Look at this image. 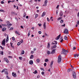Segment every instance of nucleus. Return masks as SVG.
Listing matches in <instances>:
<instances>
[{
  "instance_id": "obj_17",
  "label": "nucleus",
  "mask_w": 79,
  "mask_h": 79,
  "mask_svg": "<svg viewBox=\"0 0 79 79\" xmlns=\"http://www.w3.org/2000/svg\"><path fill=\"white\" fill-rule=\"evenodd\" d=\"M50 43H48V44L47 47H48V48H50Z\"/></svg>"
},
{
  "instance_id": "obj_64",
  "label": "nucleus",
  "mask_w": 79,
  "mask_h": 79,
  "mask_svg": "<svg viewBox=\"0 0 79 79\" xmlns=\"http://www.w3.org/2000/svg\"><path fill=\"white\" fill-rule=\"evenodd\" d=\"M79 16V11L78 12V14H77V16Z\"/></svg>"
},
{
  "instance_id": "obj_16",
  "label": "nucleus",
  "mask_w": 79,
  "mask_h": 79,
  "mask_svg": "<svg viewBox=\"0 0 79 79\" xmlns=\"http://www.w3.org/2000/svg\"><path fill=\"white\" fill-rule=\"evenodd\" d=\"M24 50H22V51L21 53L20 54V55H24Z\"/></svg>"
},
{
  "instance_id": "obj_27",
  "label": "nucleus",
  "mask_w": 79,
  "mask_h": 79,
  "mask_svg": "<svg viewBox=\"0 0 79 79\" xmlns=\"http://www.w3.org/2000/svg\"><path fill=\"white\" fill-rule=\"evenodd\" d=\"M47 53L48 55H50V52L49 51H47Z\"/></svg>"
},
{
  "instance_id": "obj_33",
  "label": "nucleus",
  "mask_w": 79,
  "mask_h": 79,
  "mask_svg": "<svg viewBox=\"0 0 79 79\" xmlns=\"http://www.w3.org/2000/svg\"><path fill=\"white\" fill-rule=\"evenodd\" d=\"M33 57H34V56L32 55H31L30 57L31 59H32Z\"/></svg>"
},
{
  "instance_id": "obj_19",
  "label": "nucleus",
  "mask_w": 79,
  "mask_h": 79,
  "mask_svg": "<svg viewBox=\"0 0 79 79\" xmlns=\"http://www.w3.org/2000/svg\"><path fill=\"white\" fill-rule=\"evenodd\" d=\"M56 45H54L53 46H52V48H56Z\"/></svg>"
},
{
  "instance_id": "obj_30",
  "label": "nucleus",
  "mask_w": 79,
  "mask_h": 79,
  "mask_svg": "<svg viewBox=\"0 0 79 79\" xmlns=\"http://www.w3.org/2000/svg\"><path fill=\"white\" fill-rule=\"evenodd\" d=\"M12 26V24L11 23L7 24V26Z\"/></svg>"
},
{
  "instance_id": "obj_51",
  "label": "nucleus",
  "mask_w": 79,
  "mask_h": 79,
  "mask_svg": "<svg viewBox=\"0 0 79 79\" xmlns=\"http://www.w3.org/2000/svg\"><path fill=\"white\" fill-rule=\"evenodd\" d=\"M33 53H34V52H33V51H31V54H33Z\"/></svg>"
},
{
  "instance_id": "obj_61",
  "label": "nucleus",
  "mask_w": 79,
  "mask_h": 79,
  "mask_svg": "<svg viewBox=\"0 0 79 79\" xmlns=\"http://www.w3.org/2000/svg\"><path fill=\"white\" fill-rule=\"evenodd\" d=\"M52 44H53V45H55V43L53 42H52Z\"/></svg>"
},
{
  "instance_id": "obj_44",
  "label": "nucleus",
  "mask_w": 79,
  "mask_h": 79,
  "mask_svg": "<svg viewBox=\"0 0 79 79\" xmlns=\"http://www.w3.org/2000/svg\"><path fill=\"white\" fill-rule=\"evenodd\" d=\"M0 12H4V10L1 9V10H0Z\"/></svg>"
},
{
  "instance_id": "obj_22",
  "label": "nucleus",
  "mask_w": 79,
  "mask_h": 79,
  "mask_svg": "<svg viewBox=\"0 0 79 79\" xmlns=\"http://www.w3.org/2000/svg\"><path fill=\"white\" fill-rule=\"evenodd\" d=\"M6 30V28H3L2 29V31H5Z\"/></svg>"
},
{
  "instance_id": "obj_31",
  "label": "nucleus",
  "mask_w": 79,
  "mask_h": 79,
  "mask_svg": "<svg viewBox=\"0 0 79 79\" xmlns=\"http://www.w3.org/2000/svg\"><path fill=\"white\" fill-rule=\"evenodd\" d=\"M70 71H71V70H70V69H68L67 70L68 73H69Z\"/></svg>"
},
{
  "instance_id": "obj_6",
  "label": "nucleus",
  "mask_w": 79,
  "mask_h": 79,
  "mask_svg": "<svg viewBox=\"0 0 79 79\" xmlns=\"http://www.w3.org/2000/svg\"><path fill=\"white\" fill-rule=\"evenodd\" d=\"M59 14L60 16H63V11L60 10V11Z\"/></svg>"
},
{
  "instance_id": "obj_4",
  "label": "nucleus",
  "mask_w": 79,
  "mask_h": 79,
  "mask_svg": "<svg viewBox=\"0 0 79 79\" xmlns=\"http://www.w3.org/2000/svg\"><path fill=\"white\" fill-rule=\"evenodd\" d=\"M73 78L75 79L76 77V73L75 72H73Z\"/></svg>"
},
{
  "instance_id": "obj_59",
  "label": "nucleus",
  "mask_w": 79,
  "mask_h": 79,
  "mask_svg": "<svg viewBox=\"0 0 79 79\" xmlns=\"http://www.w3.org/2000/svg\"><path fill=\"white\" fill-rule=\"evenodd\" d=\"M41 74H42L43 75H44V72H42V73H41Z\"/></svg>"
},
{
  "instance_id": "obj_13",
  "label": "nucleus",
  "mask_w": 79,
  "mask_h": 79,
  "mask_svg": "<svg viewBox=\"0 0 79 79\" xmlns=\"http://www.w3.org/2000/svg\"><path fill=\"white\" fill-rule=\"evenodd\" d=\"M46 15V12L45 11L43 13L42 15V17H43V16H44Z\"/></svg>"
},
{
  "instance_id": "obj_20",
  "label": "nucleus",
  "mask_w": 79,
  "mask_h": 79,
  "mask_svg": "<svg viewBox=\"0 0 79 79\" xmlns=\"http://www.w3.org/2000/svg\"><path fill=\"white\" fill-rule=\"evenodd\" d=\"M62 19V17H59L57 19V20L59 21L60 19Z\"/></svg>"
},
{
  "instance_id": "obj_36",
  "label": "nucleus",
  "mask_w": 79,
  "mask_h": 79,
  "mask_svg": "<svg viewBox=\"0 0 79 79\" xmlns=\"http://www.w3.org/2000/svg\"><path fill=\"white\" fill-rule=\"evenodd\" d=\"M22 58H23V57H19V60H22Z\"/></svg>"
},
{
  "instance_id": "obj_62",
  "label": "nucleus",
  "mask_w": 79,
  "mask_h": 79,
  "mask_svg": "<svg viewBox=\"0 0 79 79\" xmlns=\"http://www.w3.org/2000/svg\"><path fill=\"white\" fill-rule=\"evenodd\" d=\"M60 40H62V39H63V37H60Z\"/></svg>"
},
{
  "instance_id": "obj_46",
  "label": "nucleus",
  "mask_w": 79,
  "mask_h": 79,
  "mask_svg": "<svg viewBox=\"0 0 79 79\" xmlns=\"http://www.w3.org/2000/svg\"><path fill=\"white\" fill-rule=\"evenodd\" d=\"M38 33L39 34H42V32L41 31H39Z\"/></svg>"
},
{
  "instance_id": "obj_58",
  "label": "nucleus",
  "mask_w": 79,
  "mask_h": 79,
  "mask_svg": "<svg viewBox=\"0 0 79 79\" xmlns=\"http://www.w3.org/2000/svg\"><path fill=\"white\" fill-rule=\"evenodd\" d=\"M59 6H60V5H58L56 7V8H57V9L58 8V7H59Z\"/></svg>"
},
{
  "instance_id": "obj_21",
  "label": "nucleus",
  "mask_w": 79,
  "mask_h": 79,
  "mask_svg": "<svg viewBox=\"0 0 79 79\" xmlns=\"http://www.w3.org/2000/svg\"><path fill=\"white\" fill-rule=\"evenodd\" d=\"M11 14L12 15H15V12H12Z\"/></svg>"
},
{
  "instance_id": "obj_10",
  "label": "nucleus",
  "mask_w": 79,
  "mask_h": 79,
  "mask_svg": "<svg viewBox=\"0 0 79 79\" xmlns=\"http://www.w3.org/2000/svg\"><path fill=\"white\" fill-rule=\"evenodd\" d=\"M61 36V34H60L57 37V38H56V40H58L59 39H60V36Z\"/></svg>"
},
{
  "instance_id": "obj_2",
  "label": "nucleus",
  "mask_w": 79,
  "mask_h": 79,
  "mask_svg": "<svg viewBox=\"0 0 79 79\" xmlns=\"http://www.w3.org/2000/svg\"><path fill=\"white\" fill-rule=\"evenodd\" d=\"M62 52H61V54H64V55H66V51L65 49H62Z\"/></svg>"
},
{
  "instance_id": "obj_50",
  "label": "nucleus",
  "mask_w": 79,
  "mask_h": 79,
  "mask_svg": "<svg viewBox=\"0 0 79 79\" xmlns=\"http://www.w3.org/2000/svg\"><path fill=\"white\" fill-rule=\"evenodd\" d=\"M41 70H42H42H43V71H45V69H44V68H42V69L41 68Z\"/></svg>"
},
{
  "instance_id": "obj_60",
  "label": "nucleus",
  "mask_w": 79,
  "mask_h": 79,
  "mask_svg": "<svg viewBox=\"0 0 79 79\" xmlns=\"http://www.w3.org/2000/svg\"><path fill=\"white\" fill-rule=\"evenodd\" d=\"M6 77H7V79H10V78H9V77H8V76H6Z\"/></svg>"
},
{
  "instance_id": "obj_54",
  "label": "nucleus",
  "mask_w": 79,
  "mask_h": 79,
  "mask_svg": "<svg viewBox=\"0 0 79 79\" xmlns=\"http://www.w3.org/2000/svg\"><path fill=\"white\" fill-rule=\"evenodd\" d=\"M4 3V2L3 1H1V4H3Z\"/></svg>"
},
{
  "instance_id": "obj_56",
  "label": "nucleus",
  "mask_w": 79,
  "mask_h": 79,
  "mask_svg": "<svg viewBox=\"0 0 79 79\" xmlns=\"http://www.w3.org/2000/svg\"><path fill=\"white\" fill-rule=\"evenodd\" d=\"M10 2H11V1H10V0L8 1V3H10Z\"/></svg>"
},
{
  "instance_id": "obj_5",
  "label": "nucleus",
  "mask_w": 79,
  "mask_h": 79,
  "mask_svg": "<svg viewBox=\"0 0 79 79\" xmlns=\"http://www.w3.org/2000/svg\"><path fill=\"white\" fill-rule=\"evenodd\" d=\"M2 45H4V46L5 45V39L3 40L2 42Z\"/></svg>"
},
{
  "instance_id": "obj_3",
  "label": "nucleus",
  "mask_w": 79,
  "mask_h": 79,
  "mask_svg": "<svg viewBox=\"0 0 79 79\" xmlns=\"http://www.w3.org/2000/svg\"><path fill=\"white\" fill-rule=\"evenodd\" d=\"M64 34H69V32H68V30L66 29L65 28V30L64 32Z\"/></svg>"
},
{
  "instance_id": "obj_38",
  "label": "nucleus",
  "mask_w": 79,
  "mask_h": 79,
  "mask_svg": "<svg viewBox=\"0 0 79 79\" xmlns=\"http://www.w3.org/2000/svg\"><path fill=\"white\" fill-rule=\"evenodd\" d=\"M38 26H40V27L42 26V24L41 23H39L38 24Z\"/></svg>"
},
{
  "instance_id": "obj_9",
  "label": "nucleus",
  "mask_w": 79,
  "mask_h": 79,
  "mask_svg": "<svg viewBox=\"0 0 79 79\" xmlns=\"http://www.w3.org/2000/svg\"><path fill=\"white\" fill-rule=\"evenodd\" d=\"M55 50L56 49H53L52 51L51 52V54H54L55 53Z\"/></svg>"
},
{
  "instance_id": "obj_45",
  "label": "nucleus",
  "mask_w": 79,
  "mask_h": 79,
  "mask_svg": "<svg viewBox=\"0 0 79 79\" xmlns=\"http://www.w3.org/2000/svg\"><path fill=\"white\" fill-rule=\"evenodd\" d=\"M30 35V32H29L28 33V37H29V36Z\"/></svg>"
},
{
  "instance_id": "obj_34",
  "label": "nucleus",
  "mask_w": 79,
  "mask_h": 79,
  "mask_svg": "<svg viewBox=\"0 0 79 79\" xmlns=\"http://www.w3.org/2000/svg\"><path fill=\"white\" fill-rule=\"evenodd\" d=\"M60 23L61 24H62V23H63V20H61L60 21Z\"/></svg>"
},
{
  "instance_id": "obj_32",
  "label": "nucleus",
  "mask_w": 79,
  "mask_h": 79,
  "mask_svg": "<svg viewBox=\"0 0 79 79\" xmlns=\"http://www.w3.org/2000/svg\"><path fill=\"white\" fill-rule=\"evenodd\" d=\"M48 61V59H46L45 60V62H47Z\"/></svg>"
},
{
  "instance_id": "obj_49",
  "label": "nucleus",
  "mask_w": 79,
  "mask_h": 79,
  "mask_svg": "<svg viewBox=\"0 0 79 79\" xmlns=\"http://www.w3.org/2000/svg\"><path fill=\"white\" fill-rule=\"evenodd\" d=\"M54 42H55V44H56H56H57V41H54Z\"/></svg>"
},
{
  "instance_id": "obj_43",
  "label": "nucleus",
  "mask_w": 79,
  "mask_h": 79,
  "mask_svg": "<svg viewBox=\"0 0 79 79\" xmlns=\"http://www.w3.org/2000/svg\"><path fill=\"white\" fill-rule=\"evenodd\" d=\"M38 14H35V18H36L37 17H38Z\"/></svg>"
},
{
  "instance_id": "obj_26",
  "label": "nucleus",
  "mask_w": 79,
  "mask_h": 79,
  "mask_svg": "<svg viewBox=\"0 0 79 79\" xmlns=\"http://www.w3.org/2000/svg\"><path fill=\"white\" fill-rule=\"evenodd\" d=\"M34 74H36V73H37V71L36 70H35V71L33 72Z\"/></svg>"
},
{
  "instance_id": "obj_39",
  "label": "nucleus",
  "mask_w": 79,
  "mask_h": 79,
  "mask_svg": "<svg viewBox=\"0 0 79 79\" xmlns=\"http://www.w3.org/2000/svg\"><path fill=\"white\" fill-rule=\"evenodd\" d=\"M0 47L1 48V49H2V50H3V49H4V48H3L1 46H0Z\"/></svg>"
},
{
  "instance_id": "obj_53",
  "label": "nucleus",
  "mask_w": 79,
  "mask_h": 79,
  "mask_svg": "<svg viewBox=\"0 0 79 79\" xmlns=\"http://www.w3.org/2000/svg\"><path fill=\"white\" fill-rule=\"evenodd\" d=\"M47 20L48 21H50V19H49L48 17L47 18Z\"/></svg>"
},
{
  "instance_id": "obj_8",
  "label": "nucleus",
  "mask_w": 79,
  "mask_h": 79,
  "mask_svg": "<svg viewBox=\"0 0 79 79\" xmlns=\"http://www.w3.org/2000/svg\"><path fill=\"white\" fill-rule=\"evenodd\" d=\"M15 33L16 34H18V35H21L20 34H19V32H18V31H15Z\"/></svg>"
},
{
  "instance_id": "obj_23",
  "label": "nucleus",
  "mask_w": 79,
  "mask_h": 79,
  "mask_svg": "<svg viewBox=\"0 0 79 79\" xmlns=\"http://www.w3.org/2000/svg\"><path fill=\"white\" fill-rule=\"evenodd\" d=\"M48 2V1H47V0H46L44 2V4H46L47 5Z\"/></svg>"
},
{
  "instance_id": "obj_47",
  "label": "nucleus",
  "mask_w": 79,
  "mask_h": 79,
  "mask_svg": "<svg viewBox=\"0 0 79 79\" xmlns=\"http://www.w3.org/2000/svg\"><path fill=\"white\" fill-rule=\"evenodd\" d=\"M47 4H44L43 5V6H47Z\"/></svg>"
},
{
  "instance_id": "obj_48",
  "label": "nucleus",
  "mask_w": 79,
  "mask_h": 79,
  "mask_svg": "<svg viewBox=\"0 0 79 79\" xmlns=\"http://www.w3.org/2000/svg\"><path fill=\"white\" fill-rule=\"evenodd\" d=\"M5 69H3L2 71V73H3V72H5Z\"/></svg>"
},
{
  "instance_id": "obj_42",
  "label": "nucleus",
  "mask_w": 79,
  "mask_h": 79,
  "mask_svg": "<svg viewBox=\"0 0 79 79\" xmlns=\"http://www.w3.org/2000/svg\"><path fill=\"white\" fill-rule=\"evenodd\" d=\"M20 44H21V43H20L19 42L18 43L17 45L19 46L20 45Z\"/></svg>"
},
{
  "instance_id": "obj_29",
  "label": "nucleus",
  "mask_w": 79,
  "mask_h": 79,
  "mask_svg": "<svg viewBox=\"0 0 79 79\" xmlns=\"http://www.w3.org/2000/svg\"><path fill=\"white\" fill-rule=\"evenodd\" d=\"M10 46H11V47H13V43L10 42Z\"/></svg>"
},
{
  "instance_id": "obj_18",
  "label": "nucleus",
  "mask_w": 79,
  "mask_h": 79,
  "mask_svg": "<svg viewBox=\"0 0 79 79\" xmlns=\"http://www.w3.org/2000/svg\"><path fill=\"white\" fill-rule=\"evenodd\" d=\"M64 39L65 40H68V38L67 37V36H64Z\"/></svg>"
},
{
  "instance_id": "obj_11",
  "label": "nucleus",
  "mask_w": 79,
  "mask_h": 79,
  "mask_svg": "<svg viewBox=\"0 0 79 79\" xmlns=\"http://www.w3.org/2000/svg\"><path fill=\"white\" fill-rule=\"evenodd\" d=\"M12 75L14 77H16V73H15L13 72L12 73Z\"/></svg>"
},
{
  "instance_id": "obj_15",
  "label": "nucleus",
  "mask_w": 79,
  "mask_h": 79,
  "mask_svg": "<svg viewBox=\"0 0 79 79\" xmlns=\"http://www.w3.org/2000/svg\"><path fill=\"white\" fill-rule=\"evenodd\" d=\"M53 61H51V68H52V65H53Z\"/></svg>"
},
{
  "instance_id": "obj_55",
  "label": "nucleus",
  "mask_w": 79,
  "mask_h": 79,
  "mask_svg": "<svg viewBox=\"0 0 79 79\" xmlns=\"http://www.w3.org/2000/svg\"><path fill=\"white\" fill-rule=\"evenodd\" d=\"M76 55H77V54H76L74 55V57H75V58H76Z\"/></svg>"
},
{
  "instance_id": "obj_52",
  "label": "nucleus",
  "mask_w": 79,
  "mask_h": 79,
  "mask_svg": "<svg viewBox=\"0 0 79 79\" xmlns=\"http://www.w3.org/2000/svg\"><path fill=\"white\" fill-rule=\"evenodd\" d=\"M44 66H46V65H47V63H45L44 64Z\"/></svg>"
},
{
  "instance_id": "obj_7",
  "label": "nucleus",
  "mask_w": 79,
  "mask_h": 79,
  "mask_svg": "<svg viewBox=\"0 0 79 79\" xmlns=\"http://www.w3.org/2000/svg\"><path fill=\"white\" fill-rule=\"evenodd\" d=\"M43 27H44V29H46V23L44 22L43 24Z\"/></svg>"
},
{
  "instance_id": "obj_24",
  "label": "nucleus",
  "mask_w": 79,
  "mask_h": 79,
  "mask_svg": "<svg viewBox=\"0 0 79 79\" xmlns=\"http://www.w3.org/2000/svg\"><path fill=\"white\" fill-rule=\"evenodd\" d=\"M26 16V13H24V14L23 15V18H25Z\"/></svg>"
},
{
  "instance_id": "obj_37",
  "label": "nucleus",
  "mask_w": 79,
  "mask_h": 79,
  "mask_svg": "<svg viewBox=\"0 0 79 79\" xmlns=\"http://www.w3.org/2000/svg\"><path fill=\"white\" fill-rule=\"evenodd\" d=\"M76 48V47H73V50H75Z\"/></svg>"
},
{
  "instance_id": "obj_41",
  "label": "nucleus",
  "mask_w": 79,
  "mask_h": 79,
  "mask_svg": "<svg viewBox=\"0 0 79 79\" xmlns=\"http://www.w3.org/2000/svg\"><path fill=\"white\" fill-rule=\"evenodd\" d=\"M1 55H3V51H2L1 52Z\"/></svg>"
},
{
  "instance_id": "obj_28",
  "label": "nucleus",
  "mask_w": 79,
  "mask_h": 79,
  "mask_svg": "<svg viewBox=\"0 0 79 79\" xmlns=\"http://www.w3.org/2000/svg\"><path fill=\"white\" fill-rule=\"evenodd\" d=\"M12 39L14 41H15V37H12Z\"/></svg>"
},
{
  "instance_id": "obj_25",
  "label": "nucleus",
  "mask_w": 79,
  "mask_h": 79,
  "mask_svg": "<svg viewBox=\"0 0 79 79\" xmlns=\"http://www.w3.org/2000/svg\"><path fill=\"white\" fill-rule=\"evenodd\" d=\"M36 61L37 63H39V62H40V60H39V59H37Z\"/></svg>"
},
{
  "instance_id": "obj_35",
  "label": "nucleus",
  "mask_w": 79,
  "mask_h": 79,
  "mask_svg": "<svg viewBox=\"0 0 79 79\" xmlns=\"http://www.w3.org/2000/svg\"><path fill=\"white\" fill-rule=\"evenodd\" d=\"M5 74H6L7 75H8V73L7 72H5Z\"/></svg>"
},
{
  "instance_id": "obj_63",
  "label": "nucleus",
  "mask_w": 79,
  "mask_h": 79,
  "mask_svg": "<svg viewBox=\"0 0 79 79\" xmlns=\"http://www.w3.org/2000/svg\"><path fill=\"white\" fill-rule=\"evenodd\" d=\"M77 24H78V25L79 24V20H78L77 21Z\"/></svg>"
},
{
  "instance_id": "obj_40",
  "label": "nucleus",
  "mask_w": 79,
  "mask_h": 79,
  "mask_svg": "<svg viewBox=\"0 0 79 79\" xmlns=\"http://www.w3.org/2000/svg\"><path fill=\"white\" fill-rule=\"evenodd\" d=\"M1 25L2 26H6V25H5V24H1Z\"/></svg>"
},
{
  "instance_id": "obj_12",
  "label": "nucleus",
  "mask_w": 79,
  "mask_h": 79,
  "mask_svg": "<svg viewBox=\"0 0 79 79\" xmlns=\"http://www.w3.org/2000/svg\"><path fill=\"white\" fill-rule=\"evenodd\" d=\"M4 60L5 61H6V62L7 63H8V62H9L8 60V59H7V58H6L5 57L4 58Z\"/></svg>"
},
{
  "instance_id": "obj_1",
  "label": "nucleus",
  "mask_w": 79,
  "mask_h": 79,
  "mask_svg": "<svg viewBox=\"0 0 79 79\" xmlns=\"http://www.w3.org/2000/svg\"><path fill=\"white\" fill-rule=\"evenodd\" d=\"M61 55H59L58 57V63H61Z\"/></svg>"
},
{
  "instance_id": "obj_57",
  "label": "nucleus",
  "mask_w": 79,
  "mask_h": 79,
  "mask_svg": "<svg viewBox=\"0 0 79 79\" xmlns=\"http://www.w3.org/2000/svg\"><path fill=\"white\" fill-rule=\"evenodd\" d=\"M11 54V52H9V53H8L9 55H10V54Z\"/></svg>"
},
{
  "instance_id": "obj_14",
  "label": "nucleus",
  "mask_w": 79,
  "mask_h": 79,
  "mask_svg": "<svg viewBox=\"0 0 79 79\" xmlns=\"http://www.w3.org/2000/svg\"><path fill=\"white\" fill-rule=\"evenodd\" d=\"M29 63L30 64H33V61L32 60H30Z\"/></svg>"
}]
</instances>
